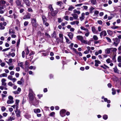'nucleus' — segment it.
Masks as SVG:
<instances>
[{"label":"nucleus","instance_id":"1","mask_svg":"<svg viewBox=\"0 0 121 121\" xmlns=\"http://www.w3.org/2000/svg\"><path fill=\"white\" fill-rule=\"evenodd\" d=\"M9 100H7V103L8 104H12L14 103V101L13 100V97L11 96H9L8 97Z\"/></svg>","mask_w":121,"mask_h":121},{"label":"nucleus","instance_id":"2","mask_svg":"<svg viewBox=\"0 0 121 121\" xmlns=\"http://www.w3.org/2000/svg\"><path fill=\"white\" fill-rule=\"evenodd\" d=\"M31 23L33 26L36 27L37 26V24L36 23V21L35 19H31Z\"/></svg>","mask_w":121,"mask_h":121},{"label":"nucleus","instance_id":"3","mask_svg":"<svg viewBox=\"0 0 121 121\" xmlns=\"http://www.w3.org/2000/svg\"><path fill=\"white\" fill-rule=\"evenodd\" d=\"M66 111L65 109H62L60 112V114L62 117H63L65 116V112Z\"/></svg>","mask_w":121,"mask_h":121},{"label":"nucleus","instance_id":"4","mask_svg":"<svg viewBox=\"0 0 121 121\" xmlns=\"http://www.w3.org/2000/svg\"><path fill=\"white\" fill-rule=\"evenodd\" d=\"M107 35L106 32L105 30H104L100 33V36L101 38H102V36H105Z\"/></svg>","mask_w":121,"mask_h":121},{"label":"nucleus","instance_id":"5","mask_svg":"<svg viewBox=\"0 0 121 121\" xmlns=\"http://www.w3.org/2000/svg\"><path fill=\"white\" fill-rule=\"evenodd\" d=\"M92 30V32L94 34H98V32L97 30L95 29V28L94 27H92L91 28Z\"/></svg>","mask_w":121,"mask_h":121},{"label":"nucleus","instance_id":"6","mask_svg":"<svg viewBox=\"0 0 121 121\" xmlns=\"http://www.w3.org/2000/svg\"><path fill=\"white\" fill-rule=\"evenodd\" d=\"M23 1L27 6H30V3L29 0H23Z\"/></svg>","mask_w":121,"mask_h":121},{"label":"nucleus","instance_id":"7","mask_svg":"<svg viewBox=\"0 0 121 121\" xmlns=\"http://www.w3.org/2000/svg\"><path fill=\"white\" fill-rule=\"evenodd\" d=\"M85 13H83L81 14V16L79 17L81 21L83 20L85 18Z\"/></svg>","mask_w":121,"mask_h":121},{"label":"nucleus","instance_id":"8","mask_svg":"<svg viewBox=\"0 0 121 121\" xmlns=\"http://www.w3.org/2000/svg\"><path fill=\"white\" fill-rule=\"evenodd\" d=\"M6 80L4 78L2 79L1 80L2 85L3 86H5L6 85V83L5 82Z\"/></svg>","mask_w":121,"mask_h":121},{"label":"nucleus","instance_id":"9","mask_svg":"<svg viewBox=\"0 0 121 121\" xmlns=\"http://www.w3.org/2000/svg\"><path fill=\"white\" fill-rule=\"evenodd\" d=\"M95 65L96 66H98V65L100 64V61L98 60H95Z\"/></svg>","mask_w":121,"mask_h":121},{"label":"nucleus","instance_id":"10","mask_svg":"<svg viewBox=\"0 0 121 121\" xmlns=\"http://www.w3.org/2000/svg\"><path fill=\"white\" fill-rule=\"evenodd\" d=\"M15 54L13 52L11 53L9 52V53L7 55V56L9 58L10 56L12 57H13L15 56Z\"/></svg>","mask_w":121,"mask_h":121},{"label":"nucleus","instance_id":"11","mask_svg":"<svg viewBox=\"0 0 121 121\" xmlns=\"http://www.w3.org/2000/svg\"><path fill=\"white\" fill-rule=\"evenodd\" d=\"M102 51L101 50H99L98 51H96L95 52L96 56L98 55L99 54H100L102 53Z\"/></svg>","mask_w":121,"mask_h":121},{"label":"nucleus","instance_id":"12","mask_svg":"<svg viewBox=\"0 0 121 121\" xmlns=\"http://www.w3.org/2000/svg\"><path fill=\"white\" fill-rule=\"evenodd\" d=\"M72 15L74 19V20L77 19L78 17V16L76 14H75L74 13H73L71 14Z\"/></svg>","mask_w":121,"mask_h":121},{"label":"nucleus","instance_id":"13","mask_svg":"<svg viewBox=\"0 0 121 121\" xmlns=\"http://www.w3.org/2000/svg\"><path fill=\"white\" fill-rule=\"evenodd\" d=\"M19 102V100L18 99H16L15 100V105L16 106V109H17L18 107V103Z\"/></svg>","mask_w":121,"mask_h":121},{"label":"nucleus","instance_id":"14","mask_svg":"<svg viewBox=\"0 0 121 121\" xmlns=\"http://www.w3.org/2000/svg\"><path fill=\"white\" fill-rule=\"evenodd\" d=\"M30 14H27L24 17V19H30Z\"/></svg>","mask_w":121,"mask_h":121},{"label":"nucleus","instance_id":"15","mask_svg":"<svg viewBox=\"0 0 121 121\" xmlns=\"http://www.w3.org/2000/svg\"><path fill=\"white\" fill-rule=\"evenodd\" d=\"M113 40L116 43H119L120 41V39L117 38L113 39Z\"/></svg>","mask_w":121,"mask_h":121},{"label":"nucleus","instance_id":"16","mask_svg":"<svg viewBox=\"0 0 121 121\" xmlns=\"http://www.w3.org/2000/svg\"><path fill=\"white\" fill-rule=\"evenodd\" d=\"M6 1L4 0H0V6H1V5H4L6 3Z\"/></svg>","mask_w":121,"mask_h":121},{"label":"nucleus","instance_id":"17","mask_svg":"<svg viewBox=\"0 0 121 121\" xmlns=\"http://www.w3.org/2000/svg\"><path fill=\"white\" fill-rule=\"evenodd\" d=\"M58 13V12L57 11H53L51 12V14L52 16H54L56 14Z\"/></svg>","mask_w":121,"mask_h":121},{"label":"nucleus","instance_id":"18","mask_svg":"<svg viewBox=\"0 0 121 121\" xmlns=\"http://www.w3.org/2000/svg\"><path fill=\"white\" fill-rule=\"evenodd\" d=\"M15 3L17 5L20 6L21 5V2L19 0H16Z\"/></svg>","mask_w":121,"mask_h":121},{"label":"nucleus","instance_id":"19","mask_svg":"<svg viewBox=\"0 0 121 121\" xmlns=\"http://www.w3.org/2000/svg\"><path fill=\"white\" fill-rule=\"evenodd\" d=\"M68 36L71 39H72L73 36V34L71 32L69 33L68 35Z\"/></svg>","mask_w":121,"mask_h":121},{"label":"nucleus","instance_id":"20","mask_svg":"<svg viewBox=\"0 0 121 121\" xmlns=\"http://www.w3.org/2000/svg\"><path fill=\"white\" fill-rule=\"evenodd\" d=\"M34 111L35 113H36L40 112V111L39 109L37 108L34 109Z\"/></svg>","mask_w":121,"mask_h":121},{"label":"nucleus","instance_id":"21","mask_svg":"<svg viewBox=\"0 0 121 121\" xmlns=\"http://www.w3.org/2000/svg\"><path fill=\"white\" fill-rule=\"evenodd\" d=\"M16 116L17 117H19L20 116V112L19 110L15 111Z\"/></svg>","mask_w":121,"mask_h":121},{"label":"nucleus","instance_id":"22","mask_svg":"<svg viewBox=\"0 0 121 121\" xmlns=\"http://www.w3.org/2000/svg\"><path fill=\"white\" fill-rule=\"evenodd\" d=\"M77 39L80 41H81L83 38L82 36L80 35L77 36L76 37Z\"/></svg>","mask_w":121,"mask_h":121},{"label":"nucleus","instance_id":"23","mask_svg":"<svg viewBox=\"0 0 121 121\" xmlns=\"http://www.w3.org/2000/svg\"><path fill=\"white\" fill-rule=\"evenodd\" d=\"M33 94L31 93L29 94V97L30 99L31 100H32L33 99Z\"/></svg>","mask_w":121,"mask_h":121},{"label":"nucleus","instance_id":"24","mask_svg":"<svg viewBox=\"0 0 121 121\" xmlns=\"http://www.w3.org/2000/svg\"><path fill=\"white\" fill-rule=\"evenodd\" d=\"M7 76V74L6 73H4L0 75V77L1 78L3 77H6Z\"/></svg>","mask_w":121,"mask_h":121},{"label":"nucleus","instance_id":"25","mask_svg":"<svg viewBox=\"0 0 121 121\" xmlns=\"http://www.w3.org/2000/svg\"><path fill=\"white\" fill-rule=\"evenodd\" d=\"M73 13L75 14L77 13L78 14H79L80 13V11H77L76 9H74L73 10Z\"/></svg>","mask_w":121,"mask_h":121},{"label":"nucleus","instance_id":"26","mask_svg":"<svg viewBox=\"0 0 121 121\" xmlns=\"http://www.w3.org/2000/svg\"><path fill=\"white\" fill-rule=\"evenodd\" d=\"M23 63L22 62H21L18 63V65L21 67L22 68L24 69V68L23 67Z\"/></svg>","mask_w":121,"mask_h":121},{"label":"nucleus","instance_id":"27","mask_svg":"<svg viewBox=\"0 0 121 121\" xmlns=\"http://www.w3.org/2000/svg\"><path fill=\"white\" fill-rule=\"evenodd\" d=\"M110 51L111 50L110 48H107L105 50V53L108 54L110 52Z\"/></svg>","mask_w":121,"mask_h":121},{"label":"nucleus","instance_id":"28","mask_svg":"<svg viewBox=\"0 0 121 121\" xmlns=\"http://www.w3.org/2000/svg\"><path fill=\"white\" fill-rule=\"evenodd\" d=\"M74 8V7L72 5L69 6L68 10L69 11H72L73 9Z\"/></svg>","mask_w":121,"mask_h":121},{"label":"nucleus","instance_id":"29","mask_svg":"<svg viewBox=\"0 0 121 121\" xmlns=\"http://www.w3.org/2000/svg\"><path fill=\"white\" fill-rule=\"evenodd\" d=\"M12 60H13L11 59H10L9 60V62L6 61V62L7 63L8 65H10L13 62Z\"/></svg>","mask_w":121,"mask_h":121},{"label":"nucleus","instance_id":"30","mask_svg":"<svg viewBox=\"0 0 121 121\" xmlns=\"http://www.w3.org/2000/svg\"><path fill=\"white\" fill-rule=\"evenodd\" d=\"M115 73H119V71L117 68V67H115L113 69Z\"/></svg>","mask_w":121,"mask_h":121},{"label":"nucleus","instance_id":"31","mask_svg":"<svg viewBox=\"0 0 121 121\" xmlns=\"http://www.w3.org/2000/svg\"><path fill=\"white\" fill-rule=\"evenodd\" d=\"M108 34L110 36L112 35L113 34L112 32L109 30L107 31Z\"/></svg>","mask_w":121,"mask_h":121},{"label":"nucleus","instance_id":"32","mask_svg":"<svg viewBox=\"0 0 121 121\" xmlns=\"http://www.w3.org/2000/svg\"><path fill=\"white\" fill-rule=\"evenodd\" d=\"M0 30H3L4 29L5 27L4 26H3L2 22H1L0 23Z\"/></svg>","mask_w":121,"mask_h":121},{"label":"nucleus","instance_id":"33","mask_svg":"<svg viewBox=\"0 0 121 121\" xmlns=\"http://www.w3.org/2000/svg\"><path fill=\"white\" fill-rule=\"evenodd\" d=\"M49 8L51 11H53V8L52 5L51 4H50L49 6Z\"/></svg>","mask_w":121,"mask_h":121},{"label":"nucleus","instance_id":"34","mask_svg":"<svg viewBox=\"0 0 121 121\" xmlns=\"http://www.w3.org/2000/svg\"><path fill=\"white\" fill-rule=\"evenodd\" d=\"M104 100L105 102H107L108 103H110V100H108L106 98H104Z\"/></svg>","mask_w":121,"mask_h":121},{"label":"nucleus","instance_id":"35","mask_svg":"<svg viewBox=\"0 0 121 121\" xmlns=\"http://www.w3.org/2000/svg\"><path fill=\"white\" fill-rule=\"evenodd\" d=\"M91 3L93 4H95L97 3L96 1V0H91Z\"/></svg>","mask_w":121,"mask_h":121},{"label":"nucleus","instance_id":"36","mask_svg":"<svg viewBox=\"0 0 121 121\" xmlns=\"http://www.w3.org/2000/svg\"><path fill=\"white\" fill-rule=\"evenodd\" d=\"M111 51V52H115L117 50V49L116 48H110Z\"/></svg>","mask_w":121,"mask_h":121},{"label":"nucleus","instance_id":"37","mask_svg":"<svg viewBox=\"0 0 121 121\" xmlns=\"http://www.w3.org/2000/svg\"><path fill=\"white\" fill-rule=\"evenodd\" d=\"M81 29L82 30H84L86 31L87 32H88V30L86 28L83 26H81Z\"/></svg>","mask_w":121,"mask_h":121},{"label":"nucleus","instance_id":"38","mask_svg":"<svg viewBox=\"0 0 121 121\" xmlns=\"http://www.w3.org/2000/svg\"><path fill=\"white\" fill-rule=\"evenodd\" d=\"M93 38L95 40H97L98 39V38L96 35H94L93 36Z\"/></svg>","mask_w":121,"mask_h":121},{"label":"nucleus","instance_id":"39","mask_svg":"<svg viewBox=\"0 0 121 121\" xmlns=\"http://www.w3.org/2000/svg\"><path fill=\"white\" fill-rule=\"evenodd\" d=\"M42 17L43 23L44 24L45 22H46L47 21V19L44 16H43Z\"/></svg>","mask_w":121,"mask_h":121},{"label":"nucleus","instance_id":"40","mask_svg":"<svg viewBox=\"0 0 121 121\" xmlns=\"http://www.w3.org/2000/svg\"><path fill=\"white\" fill-rule=\"evenodd\" d=\"M105 38L107 39L109 43H111V41L110 39L108 37H105Z\"/></svg>","mask_w":121,"mask_h":121},{"label":"nucleus","instance_id":"41","mask_svg":"<svg viewBox=\"0 0 121 121\" xmlns=\"http://www.w3.org/2000/svg\"><path fill=\"white\" fill-rule=\"evenodd\" d=\"M117 60L118 62H121V56H119L118 57Z\"/></svg>","mask_w":121,"mask_h":121},{"label":"nucleus","instance_id":"42","mask_svg":"<svg viewBox=\"0 0 121 121\" xmlns=\"http://www.w3.org/2000/svg\"><path fill=\"white\" fill-rule=\"evenodd\" d=\"M29 69H33L34 70H35L36 69V67L35 66H30L29 67Z\"/></svg>","mask_w":121,"mask_h":121},{"label":"nucleus","instance_id":"43","mask_svg":"<svg viewBox=\"0 0 121 121\" xmlns=\"http://www.w3.org/2000/svg\"><path fill=\"white\" fill-rule=\"evenodd\" d=\"M99 12L97 10H95L94 12V15H98L99 14Z\"/></svg>","mask_w":121,"mask_h":121},{"label":"nucleus","instance_id":"44","mask_svg":"<svg viewBox=\"0 0 121 121\" xmlns=\"http://www.w3.org/2000/svg\"><path fill=\"white\" fill-rule=\"evenodd\" d=\"M71 49H72L73 51H74L76 54H78V52L74 48H71Z\"/></svg>","mask_w":121,"mask_h":121},{"label":"nucleus","instance_id":"45","mask_svg":"<svg viewBox=\"0 0 121 121\" xmlns=\"http://www.w3.org/2000/svg\"><path fill=\"white\" fill-rule=\"evenodd\" d=\"M95 9V8L93 7H91L89 9V10L90 11V13H92V11Z\"/></svg>","mask_w":121,"mask_h":121},{"label":"nucleus","instance_id":"46","mask_svg":"<svg viewBox=\"0 0 121 121\" xmlns=\"http://www.w3.org/2000/svg\"><path fill=\"white\" fill-rule=\"evenodd\" d=\"M108 116L107 115H105L103 116V118L105 120H106L108 118Z\"/></svg>","mask_w":121,"mask_h":121},{"label":"nucleus","instance_id":"47","mask_svg":"<svg viewBox=\"0 0 121 121\" xmlns=\"http://www.w3.org/2000/svg\"><path fill=\"white\" fill-rule=\"evenodd\" d=\"M14 66L13 65L9 67L8 69L9 70H11L14 68Z\"/></svg>","mask_w":121,"mask_h":121},{"label":"nucleus","instance_id":"48","mask_svg":"<svg viewBox=\"0 0 121 121\" xmlns=\"http://www.w3.org/2000/svg\"><path fill=\"white\" fill-rule=\"evenodd\" d=\"M112 94L113 95H114L116 94V91L115 90V89L113 88H112Z\"/></svg>","mask_w":121,"mask_h":121},{"label":"nucleus","instance_id":"49","mask_svg":"<svg viewBox=\"0 0 121 121\" xmlns=\"http://www.w3.org/2000/svg\"><path fill=\"white\" fill-rule=\"evenodd\" d=\"M112 60L114 62H116V56H114L112 58Z\"/></svg>","mask_w":121,"mask_h":121},{"label":"nucleus","instance_id":"50","mask_svg":"<svg viewBox=\"0 0 121 121\" xmlns=\"http://www.w3.org/2000/svg\"><path fill=\"white\" fill-rule=\"evenodd\" d=\"M58 22L59 23H60L62 22L63 21V20L61 19V18H58Z\"/></svg>","mask_w":121,"mask_h":121},{"label":"nucleus","instance_id":"51","mask_svg":"<svg viewBox=\"0 0 121 121\" xmlns=\"http://www.w3.org/2000/svg\"><path fill=\"white\" fill-rule=\"evenodd\" d=\"M25 51L26 55H28L29 52V50L28 49H27L25 50Z\"/></svg>","mask_w":121,"mask_h":121},{"label":"nucleus","instance_id":"52","mask_svg":"<svg viewBox=\"0 0 121 121\" xmlns=\"http://www.w3.org/2000/svg\"><path fill=\"white\" fill-rule=\"evenodd\" d=\"M13 76L11 75H9L8 77V78L9 79L11 80L13 78Z\"/></svg>","mask_w":121,"mask_h":121},{"label":"nucleus","instance_id":"53","mask_svg":"<svg viewBox=\"0 0 121 121\" xmlns=\"http://www.w3.org/2000/svg\"><path fill=\"white\" fill-rule=\"evenodd\" d=\"M67 22H62L61 23V25L63 26H65V25L67 24Z\"/></svg>","mask_w":121,"mask_h":121},{"label":"nucleus","instance_id":"54","mask_svg":"<svg viewBox=\"0 0 121 121\" xmlns=\"http://www.w3.org/2000/svg\"><path fill=\"white\" fill-rule=\"evenodd\" d=\"M119 43H116L114 41L113 43V45H114L116 47H117L118 44Z\"/></svg>","mask_w":121,"mask_h":121},{"label":"nucleus","instance_id":"55","mask_svg":"<svg viewBox=\"0 0 121 121\" xmlns=\"http://www.w3.org/2000/svg\"><path fill=\"white\" fill-rule=\"evenodd\" d=\"M6 108L5 107L3 106L1 107V110L2 112H4Z\"/></svg>","mask_w":121,"mask_h":121},{"label":"nucleus","instance_id":"56","mask_svg":"<svg viewBox=\"0 0 121 121\" xmlns=\"http://www.w3.org/2000/svg\"><path fill=\"white\" fill-rule=\"evenodd\" d=\"M13 93L15 94H19V92L17 91H15L13 92Z\"/></svg>","mask_w":121,"mask_h":121},{"label":"nucleus","instance_id":"57","mask_svg":"<svg viewBox=\"0 0 121 121\" xmlns=\"http://www.w3.org/2000/svg\"><path fill=\"white\" fill-rule=\"evenodd\" d=\"M15 119L13 117H10L8 119L9 121H12V120H14Z\"/></svg>","mask_w":121,"mask_h":121},{"label":"nucleus","instance_id":"58","mask_svg":"<svg viewBox=\"0 0 121 121\" xmlns=\"http://www.w3.org/2000/svg\"><path fill=\"white\" fill-rule=\"evenodd\" d=\"M63 35L61 34H59V37L61 38V39L62 40L63 39Z\"/></svg>","mask_w":121,"mask_h":121},{"label":"nucleus","instance_id":"59","mask_svg":"<svg viewBox=\"0 0 121 121\" xmlns=\"http://www.w3.org/2000/svg\"><path fill=\"white\" fill-rule=\"evenodd\" d=\"M64 18L67 21H68L69 20V17L67 16H65L64 17Z\"/></svg>","mask_w":121,"mask_h":121},{"label":"nucleus","instance_id":"60","mask_svg":"<svg viewBox=\"0 0 121 121\" xmlns=\"http://www.w3.org/2000/svg\"><path fill=\"white\" fill-rule=\"evenodd\" d=\"M62 3V2L61 1H59L58 2L56 3V4L59 5L60 6L61 5V3Z\"/></svg>","mask_w":121,"mask_h":121},{"label":"nucleus","instance_id":"61","mask_svg":"<svg viewBox=\"0 0 121 121\" xmlns=\"http://www.w3.org/2000/svg\"><path fill=\"white\" fill-rule=\"evenodd\" d=\"M13 0H9V2L11 4V5H13Z\"/></svg>","mask_w":121,"mask_h":121},{"label":"nucleus","instance_id":"62","mask_svg":"<svg viewBox=\"0 0 121 121\" xmlns=\"http://www.w3.org/2000/svg\"><path fill=\"white\" fill-rule=\"evenodd\" d=\"M16 79L15 78H13L11 80L13 81V82H14L16 81Z\"/></svg>","mask_w":121,"mask_h":121},{"label":"nucleus","instance_id":"63","mask_svg":"<svg viewBox=\"0 0 121 121\" xmlns=\"http://www.w3.org/2000/svg\"><path fill=\"white\" fill-rule=\"evenodd\" d=\"M14 74V72L13 71H11L10 73V74L11 75H13Z\"/></svg>","mask_w":121,"mask_h":121},{"label":"nucleus","instance_id":"64","mask_svg":"<svg viewBox=\"0 0 121 121\" xmlns=\"http://www.w3.org/2000/svg\"><path fill=\"white\" fill-rule=\"evenodd\" d=\"M81 42L83 43H86L87 42L86 41H85V40H84L83 39H82L81 41Z\"/></svg>","mask_w":121,"mask_h":121}]
</instances>
